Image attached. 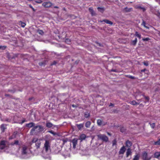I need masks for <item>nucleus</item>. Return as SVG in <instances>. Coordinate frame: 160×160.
Returning a JSON list of instances; mask_svg holds the SVG:
<instances>
[{"mask_svg":"<svg viewBox=\"0 0 160 160\" xmlns=\"http://www.w3.org/2000/svg\"><path fill=\"white\" fill-rule=\"evenodd\" d=\"M29 7L30 8L32 9L33 11L35 12V10L34 9V8H33V7L31 5H29Z\"/></svg>","mask_w":160,"mask_h":160,"instance_id":"obj_49","label":"nucleus"},{"mask_svg":"<svg viewBox=\"0 0 160 160\" xmlns=\"http://www.w3.org/2000/svg\"><path fill=\"white\" fill-rule=\"evenodd\" d=\"M98 138L106 142L108 141V138L105 134H100L97 135Z\"/></svg>","mask_w":160,"mask_h":160,"instance_id":"obj_4","label":"nucleus"},{"mask_svg":"<svg viewBox=\"0 0 160 160\" xmlns=\"http://www.w3.org/2000/svg\"><path fill=\"white\" fill-rule=\"evenodd\" d=\"M137 42V39L136 38L135 40H132L130 42V44L131 45L135 46Z\"/></svg>","mask_w":160,"mask_h":160,"instance_id":"obj_14","label":"nucleus"},{"mask_svg":"<svg viewBox=\"0 0 160 160\" xmlns=\"http://www.w3.org/2000/svg\"><path fill=\"white\" fill-rule=\"evenodd\" d=\"M126 130V128L123 127H122L120 128V131L122 132H124Z\"/></svg>","mask_w":160,"mask_h":160,"instance_id":"obj_35","label":"nucleus"},{"mask_svg":"<svg viewBox=\"0 0 160 160\" xmlns=\"http://www.w3.org/2000/svg\"><path fill=\"white\" fill-rule=\"evenodd\" d=\"M143 63L144 65L146 66H148V62H144Z\"/></svg>","mask_w":160,"mask_h":160,"instance_id":"obj_47","label":"nucleus"},{"mask_svg":"<svg viewBox=\"0 0 160 160\" xmlns=\"http://www.w3.org/2000/svg\"><path fill=\"white\" fill-rule=\"evenodd\" d=\"M132 150L130 148H128L126 152V157L128 158L129 156L132 154Z\"/></svg>","mask_w":160,"mask_h":160,"instance_id":"obj_8","label":"nucleus"},{"mask_svg":"<svg viewBox=\"0 0 160 160\" xmlns=\"http://www.w3.org/2000/svg\"><path fill=\"white\" fill-rule=\"evenodd\" d=\"M32 143H35L36 146V147L37 149H38L40 148L41 144V142L40 139H38L37 138H34L32 139Z\"/></svg>","mask_w":160,"mask_h":160,"instance_id":"obj_2","label":"nucleus"},{"mask_svg":"<svg viewBox=\"0 0 160 160\" xmlns=\"http://www.w3.org/2000/svg\"><path fill=\"white\" fill-rule=\"evenodd\" d=\"M154 157L158 158L160 157V152H157L154 154Z\"/></svg>","mask_w":160,"mask_h":160,"instance_id":"obj_19","label":"nucleus"},{"mask_svg":"<svg viewBox=\"0 0 160 160\" xmlns=\"http://www.w3.org/2000/svg\"><path fill=\"white\" fill-rule=\"evenodd\" d=\"M89 10L92 16H95L96 15L95 12H94L92 8H89Z\"/></svg>","mask_w":160,"mask_h":160,"instance_id":"obj_15","label":"nucleus"},{"mask_svg":"<svg viewBox=\"0 0 160 160\" xmlns=\"http://www.w3.org/2000/svg\"><path fill=\"white\" fill-rule=\"evenodd\" d=\"M42 2L41 0H37L35 1V2L38 3H41Z\"/></svg>","mask_w":160,"mask_h":160,"instance_id":"obj_45","label":"nucleus"},{"mask_svg":"<svg viewBox=\"0 0 160 160\" xmlns=\"http://www.w3.org/2000/svg\"><path fill=\"white\" fill-rule=\"evenodd\" d=\"M78 139L76 138H74L72 141V142L73 145V148L75 149L76 148V146L77 144L78 143Z\"/></svg>","mask_w":160,"mask_h":160,"instance_id":"obj_7","label":"nucleus"},{"mask_svg":"<svg viewBox=\"0 0 160 160\" xmlns=\"http://www.w3.org/2000/svg\"><path fill=\"white\" fill-rule=\"evenodd\" d=\"M102 121L101 119H98L97 121V123L98 126H100L102 124Z\"/></svg>","mask_w":160,"mask_h":160,"instance_id":"obj_29","label":"nucleus"},{"mask_svg":"<svg viewBox=\"0 0 160 160\" xmlns=\"http://www.w3.org/2000/svg\"><path fill=\"white\" fill-rule=\"evenodd\" d=\"M146 23L143 20H142V22L141 24L142 25H143L145 28L148 29L149 28L147 26H146Z\"/></svg>","mask_w":160,"mask_h":160,"instance_id":"obj_26","label":"nucleus"},{"mask_svg":"<svg viewBox=\"0 0 160 160\" xmlns=\"http://www.w3.org/2000/svg\"><path fill=\"white\" fill-rule=\"evenodd\" d=\"M20 22L21 23V26L23 28L26 25V24L25 23L22 22L21 21Z\"/></svg>","mask_w":160,"mask_h":160,"instance_id":"obj_44","label":"nucleus"},{"mask_svg":"<svg viewBox=\"0 0 160 160\" xmlns=\"http://www.w3.org/2000/svg\"><path fill=\"white\" fill-rule=\"evenodd\" d=\"M76 126L79 130H81L84 127V123H81L80 124H77Z\"/></svg>","mask_w":160,"mask_h":160,"instance_id":"obj_16","label":"nucleus"},{"mask_svg":"<svg viewBox=\"0 0 160 160\" xmlns=\"http://www.w3.org/2000/svg\"><path fill=\"white\" fill-rule=\"evenodd\" d=\"M47 157H48V156H46V157H45V158H47Z\"/></svg>","mask_w":160,"mask_h":160,"instance_id":"obj_64","label":"nucleus"},{"mask_svg":"<svg viewBox=\"0 0 160 160\" xmlns=\"http://www.w3.org/2000/svg\"><path fill=\"white\" fill-rule=\"evenodd\" d=\"M5 96L6 97H9L10 98H12V96L11 95L9 94H5Z\"/></svg>","mask_w":160,"mask_h":160,"instance_id":"obj_53","label":"nucleus"},{"mask_svg":"<svg viewBox=\"0 0 160 160\" xmlns=\"http://www.w3.org/2000/svg\"><path fill=\"white\" fill-rule=\"evenodd\" d=\"M111 72H118L117 70L116 69H112L110 70Z\"/></svg>","mask_w":160,"mask_h":160,"instance_id":"obj_52","label":"nucleus"},{"mask_svg":"<svg viewBox=\"0 0 160 160\" xmlns=\"http://www.w3.org/2000/svg\"><path fill=\"white\" fill-rule=\"evenodd\" d=\"M150 39L149 38H143L142 39V40L143 41H148Z\"/></svg>","mask_w":160,"mask_h":160,"instance_id":"obj_43","label":"nucleus"},{"mask_svg":"<svg viewBox=\"0 0 160 160\" xmlns=\"http://www.w3.org/2000/svg\"><path fill=\"white\" fill-rule=\"evenodd\" d=\"M96 43L98 46H99L100 47H103V45L102 44H101L100 43H99L97 42H96Z\"/></svg>","mask_w":160,"mask_h":160,"instance_id":"obj_50","label":"nucleus"},{"mask_svg":"<svg viewBox=\"0 0 160 160\" xmlns=\"http://www.w3.org/2000/svg\"><path fill=\"white\" fill-rule=\"evenodd\" d=\"M91 124V122L90 121H87L86 122L85 124V126L87 128H89Z\"/></svg>","mask_w":160,"mask_h":160,"instance_id":"obj_24","label":"nucleus"},{"mask_svg":"<svg viewBox=\"0 0 160 160\" xmlns=\"http://www.w3.org/2000/svg\"><path fill=\"white\" fill-rule=\"evenodd\" d=\"M46 125V127L50 128L52 127L53 124L52 123L49 122H47Z\"/></svg>","mask_w":160,"mask_h":160,"instance_id":"obj_18","label":"nucleus"},{"mask_svg":"<svg viewBox=\"0 0 160 160\" xmlns=\"http://www.w3.org/2000/svg\"><path fill=\"white\" fill-rule=\"evenodd\" d=\"M137 8H138V9H142L143 12H145L146 10V9L145 8L141 7L140 6H137Z\"/></svg>","mask_w":160,"mask_h":160,"instance_id":"obj_31","label":"nucleus"},{"mask_svg":"<svg viewBox=\"0 0 160 160\" xmlns=\"http://www.w3.org/2000/svg\"><path fill=\"white\" fill-rule=\"evenodd\" d=\"M158 16L160 17V13L159 14Z\"/></svg>","mask_w":160,"mask_h":160,"instance_id":"obj_63","label":"nucleus"},{"mask_svg":"<svg viewBox=\"0 0 160 160\" xmlns=\"http://www.w3.org/2000/svg\"><path fill=\"white\" fill-rule=\"evenodd\" d=\"M86 138V135L84 134H82L80 136L79 139H80L82 141L83 140H84Z\"/></svg>","mask_w":160,"mask_h":160,"instance_id":"obj_20","label":"nucleus"},{"mask_svg":"<svg viewBox=\"0 0 160 160\" xmlns=\"http://www.w3.org/2000/svg\"><path fill=\"white\" fill-rule=\"evenodd\" d=\"M32 99V98H29V100H31Z\"/></svg>","mask_w":160,"mask_h":160,"instance_id":"obj_61","label":"nucleus"},{"mask_svg":"<svg viewBox=\"0 0 160 160\" xmlns=\"http://www.w3.org/2000/svg\"><path fill=\"white\" fill-rule=\"evenodd\" d=\"M114 106V105L112 103H111L110 104V105H109V106Z\"/></svg>","mask_w":160,"mask_h":160,"instance_id":"obj_58","label":"nucleus"},{"mask_svg":"<svg viewBox=\"0 0 160 160\" xmlns=\"http://www.w3.org/2000/svg\"><path fill=\"white\" fill-rule=\"evenodd\" d=\"M140 157V155L139 154H137L134 156V158L132 160H139Z\"/></svg>","mask_w":160,"mask_h":160,"instance_id":"obj_21","label":"nucleus"},{"mask_svg":"<svg viewBox=\"0 0 160 160\" xmlns=\"http://www.w3.org/2000/svg\"><path fill=\"white\" fill-rule=\"evenodd\" d=\"M132 8H128L127 7H126L124 8V10L127 12H130L132 11Z\"/></svg>","mask_w":160,"mask_h":160,"instance_id":"obj_28","label":"nucleus"},{"mask_svg":"<svg viewBox=\"0 0 160 160\" xmlns=\"http://www.w3.org/2000/svg\"><path fill=\"white\" fill-rule=\"evenodd\" d=\"M16 91V89L15 88L12 89H8L7 90V92H10L12 93H14Z\"/></svg>","mask_w":160,"mask_h":160,"instance_id":"obj_22","label":"nucleus"},{"mask_svg":"<svg viewBox=\"0 0 160 160\" xmlns=\"http://www.w3.org/2000/svg\"><path fill=\"white\" fill-rule=\"evenodd\" d=\"M104 22L106 23L109 24L111 25H112L113 24V22H112L107 19H104L102 21H100V22Z\"/></svg>","mask_w":160,"mask_h":160,"instance_id":"obj_13","label":"nucleus"},{"mask_svg":"<svg viewBox=\"0 0 160 160\" xmlns=\"http://www.w3.org/2000/svg\"><path fill=\"white\" fill-rule=\"evenodd\" d=\"M130 103L133 105H136L139 104V102H137L133 100L130 102Z\"/></svg>","mask_w":160,"mask_h":160,"instance_id":"obj_23","label":"nucleus"},{"mask_svg":"<svg viewBox=\"0 0 160 160\" xmlns=\"http://www.w3.org/2000/svg\"><path fill=\"white\" fill-rule=\"evenodd\" d=\"M25 122V120H22V122H21V123H24V122Z\"/></svg>","mask_w":160,"mask_h":160,"instance_id":"obj_59","label":"nucleus"},{"mask_svg":"<svg viewBox=\"0 0 160 160\" xmlns=\"http://www.w3.org/2000/svg\"><path fill=\"white\" fill-rule=\"evenodd\" d=\"M117 142L116 139H114L112 141V146H114V145H116Z\"/></svg>","mask_w":160,"mask_h":160,"instance_id":"obj_39","label":"nucleus"},{"mask_svg":"<svg viewBox=\"0 0 160 160\" xmlns=\"http://www.w3.org/2000/svg\"><path fill=\"white\" fill-rule=\"evenodd\" d=\"M39 65L40 66H42L45 65V63L43 62H40L39 63Z\"/></svg>","mask_w":160,"mask_h":160,"instance_id":"obj_48","label":"nucleus"},{"mask_svg":"<svg viewBox=\"0 0 160 160\" xmlns=\"http://www.w3.org/2000/svg\"><path fill=\"white\" fill-rule=\"evenodd\" d=\"M27 147L26 146H22V155L26 154L27 153Z\"/></svg>","mask_w":160,"mask_h":160,"instance_id":"obj_9","label":"nucleus"},{"mask_svg":"<svg viewBox=\"0 0 160 160\" xmlns=\"http://www.w3.org/2000/svg\"><path fill=\"white\" fill-rule=\"evenodd\" d=\"M132 143L131 141L128 140L126 141V146L127 147L130 148V147L132 146Z\"/></svg>","mask_w":160,"mask_h":160,"instance_id":"obj_12","label":"nucleus"},{"mask_svg":"<svg viewBox=\"0 0 160 160\" xmlns=\"http://www.w3.org/2000/svg\"><path fill=\"white\" fill-rule=\"evenodd\" d=\"M37 32L39 34L42 35L44 34L43 31L42 30L38 29L37 30Z\"/></svg>","mask_w":160,"mask_h":160,"instance_id":"obj_33","label":"nucleus"},{"mask_svg":"<svg viewBox=\"0 0 160 160\" xmlns=\"http://www.w3.org/2000/svg\"><path fill=\"white\" fill-rule=\"evenodd\" d=\"M145 98L147 101H148L149 100V98L148 97H145Z\"/></svg>","mask_w":160,"mask_h":160,"instance_id":"obj_55","label":"nucleus"},{"mask_svg":"<svg viewBox=\"0 0 160 160\" xmlns=\"http://www.w3.org/2000/svg\"><path fill=\"white\" fill-rule=\"evenodd\" d=\"M90 116V114L88 112H86L84 114V117L86 118H88Z\"/></svg>","mask_w":160,"mask_h":160,"instance_id":"obj_40","label":"nucleus"},{"mask_svg":"<svg viewBox=\"0 0 160 160\" xmlns=\"http://www.w3.org/2000/svg\"><path fill=\"white\" fill-rule=\"evenodd\" d=\"M153 144L156 145H160V138L157 141L154 142Z\"/></svg>","mask_w":160,"mask_h":160,"instance_id":"obj_27","label":"nucleus"},{"mask_svg":"<svg viewBox=\"0 0 160 160\" xmlns=\"http://www.w3.org/2000/svg\"><path fill=\"white\" fill-rule=\"evenodd\" d=\"M54 8H58L59 7L58 6H55L54 7Z\"/></svg>","mask_w":160,"mask_h":160,"instance_id":"obj_60","label":"nucleus"},{"mask_svg":"<svg viewBox=\"0 0 160 160\" xmlns=\"http://www.w3.org/2000/svg\"><path fill=\"white\" fill-rule=\"evenodd\" d=\"M135 36L136 37H137L138 38H139V39H140L141 38V35L138 32L136 31L135 32Z\"/></svg>","mask_w":160,"mask_h":160,"instance_id":"obj_30","label":"nucleus"},{"mask_svg":"<svg viewBox=\"0 0 160 160\" xmlns=\"http://www.w3.org/2000/svg\"><path fill=\"white\" fill-rule=\"evenodd\" d=\"M126 77L128 78H131V79H137V78H135V77H134V76H132L130 75H127L126 76Z\"/></svg>","mask_w":160,"mask_h":160,"instance_id":"obj_36","label":"nucleus"},{"mask_svg":"<svg viewBox=\"0 0 160 160\" xmlns=\"http://www.w3.org/2000/svg\"><path fill=\"white\" fill-rule=\"evenodd\" d=\"M6 129V128L5 127L4 124H2L1 126V129L2 130L3 132L4 131V130Z\"/></svg>","mask_w":160,"mask_h":160,"instance_id":"obj_41","label":"nucleus"},{"mask_svg":"<svg viewBox=\"0 0 160 160\" xmlns=\"http://www.w3.org/2000/svg\"><path fill=\"white\" fill-rule=\"evenodd\" d=\"M17 134V132H14L12 135L11 136H10L9 138V139H14L16 138V135Z\"/></svg>","mask_w":160,"mask_h":160,"instance_id":"obj_17","label":"nucleus"},{"mask_svg":"<svg viewBox=\"0 0 160 160\" xmlns=\"http://www.w3.org/2000/svg\"><path fill=\"white\" fill-rule=\"evenodd\" d=\"M72 107H74V105H72Z\"/></svg>","mask_w":160,"mask_h":160,"instance_id":"obj_62","label":"nucleus"},{"mask_svg":"<svg viewBox=\"0 0 160 160\" xmlns=\"http://www.w3.org/2000/svg\"><path fill=\"white\" fill-rule=\"evenodd\" d=\"M43 127L38 125L34 127L30 131V134L32 135H37L44 130Z\"/></svg>","mask_w":160,"mask_h":160,"instance_id":"obj_1","label":"nucleus"},{"mask_svg":"<svg viewBox=\"0 0 160 160\" xmlns=\"http://www.w3.org/2000/svg\"><path fill=\"white\" fill-rule=\"evenodd\" d=\"M35 124L33 122H31L29 123H27L26 124V126L29 128L33 127L35 126Z\"/></svg>","mask_w":160,"mask_h":160,"instance_id":"obj_11","label":"nucleus"},{"mask_svg":"<svg viewBox=\"0 0 160 160\" xmlns=\"http://www.w3.org/2000/svg\"><path fill=\"white\" fill-rule=\"evenodd\" d=\"M11 145L12 146H14V145H19V141L18 140H15L14 142H12Z\"/></svg>","mask_w":160,"mask_h":160,"instance_id":"obj_25","label":"nucleus"},{"mask_svg":"<svg viewBox=\"0 0 160 160\" xmlns=\"http://www.w3.org/2000/svg\"><path fill=\"white\" fill-rule=\"evenodd\" d=\"M107 134H108V135H109L110 136H111L112 135L109 132H107Z\"/></svg>","mask_w":160,"mask_h":160,"instance_id":"obj_57","label":"nucleus"},{"mask_svg":"<svg viewBox=\"0 0 160 160\" xmlns=\"http://www.w3.org/2000/svg\"><path fill=\"white\" fill-rule=\"evenodd\" d=\"M6 145V141L4 140L2 141L0 143V145L5 147Z\"/></svg>","mask_w":160,"mask_h":160,"instance_id":"obj_34","label":"nucleus"},{"mask_svg":"<svg viewBox=\"0 0 160 160\" xmlns=\"http://www.w3.org/2000/svg\"><path fill=\"white\" fill-rule=\"evenodd\" d=\"M50 148V144L49 141L48 140H46L44 144V148L46 152H49Z\"/></svg>","mask_w":160,"mask_h":160,"instance_id":"obj_3","label":"nucleus"},{"mask_svg":"<svg viewBox=\"0 0 160 160\" xmlns=\"http://www.w3.org/2000/svg\"><path fill=\"white\" fill-rule=\"evenodd\" d=\"M47 132H49L52 134L54 136H55L56 135H57L56 133L55 132H54L52 130L48 131Z\"/></svg>","mask_w":160,"mask_h":160,"instance_id":"obj_38","label":"nucleus"},{"mask_svg":"<svg viewBox=\"0 0 160 160\" xmlns=\"http://www.w3.org/2000/svg\"><path fill=\"white\" fill-rule=\"evenodd\" d=\"M97 9L99 11L102 13L103 12L104 10V8H103L98 7Z\"/></svg>","mask_w":160,"mask_h":160,"instance_id":"obj_32","label":"nucleus"},{"mask_svg":"<svg viewBox=\"0 0 160 160\" xmlns=\"http://www.w3.org/2000/svg\"><path fill=\"white\" fill-rule=\"evenodd\" d=\"M6 47L4 46H0V49L4 50L6 49Z\"/></svg>","mask_w":160,"mask_h":160,"instance_id":"obj_46","label":"nucleus"},{"mask_svg":"<svg viewBox=\"0 0 160 160\" xmlns=\"http://www.w3.org/2000/svg\"><path fill=\"white\" fill-rule=\"evenodd\" d=\"M146 70V69H142V70H141V72H145Z\"/></svg>","mask_w":160,"mask_h":160,"instance_id":"obj_56","label":"nucleus"},{"mask_svg":"<svg viewBox=\"0 0 160 160\" xmlns=\"http://www.w3.org/2000/svg\"><path fill=\"white\" fill-rule=\"evenodd\" d=\"M52 4L50 2H43L42 5L45 8H48L50 7Z\"/></svg>","mask_w":160,"mask_h":160,"instance_id":"obj_6","label":"nucleus"},{"mask_svg":"<svg viewBox=\"0 0 160 160\" xmlns=\"http://www.w3.org/2000/svg\"><path fill=\"white\" fill-rule=\"evenodd\" d=\"M65 42L67 44H70L71 42V40L67 38L65 39Z\"/></svg>","mask_w":160,"mask_h":160,"instance_id":"obj_37","label":"nucleus"},{"mask_svg":"<svg viewBox=\"0 0 160 160\" xmlns=\"http://www.w3.org/2000/svg\"><path fill=\"white\" fill-rule=\"evenodd\" d=\"M56 63H57V62L56 61H54L51 64V65L52 66V65H55Z\"/></svg>","mask_w":160,"mask_h":160,"instance_id":"obj_51","label":"nucleus"},{"mask_svg":"<svg viewBox=\"0 0 160 160\" xmlns=\"http://www.w3.org/2000/svg\"><path fill=\"white\" fill-rule=\"evenodd\" d=\"M5 147H4V146L0 145V149H3L5 148Z\"/></svg>","mask_w":160,"mask_h":160,"instance_id":"obj_54","label":"nucleus"},{"mask_svg":"<svg viewBox=\"0 0 160 160\" xmlns=\"http://www.w3.org/2000/svg\"><path fill=\"white\" fill-rule=\"evenodd\" d=\"M142 157L143 160H150L151 159V157L148 155L146 152H144L142 153Z\"/></svg>","mask_w":160,"mask_h":160,"instance_id":"obj_5","label":"nucleus"},{"mask_svg":"<svg viewBox=\"0 0 160 160\" xmlns=\"http://www.w3.org/2000/svg\"><path fill=\"white\" fill-rule=\"evenodd\" d=\"M126 150V148L124 146H122L120 149L119 153V154H123Z\"/></svg>","mask_w":160,"mask_h":160,"instance_id":"obj_10","label":"nucleus"},{"mask_svg":"<svg viewBox=\"0 0 160 160\" xmlns=\"http://www.w3.org/2000/svg\"><path fill=\"white\" fill-rule=\"evenodd\" d=\"M149 124H150L151 127L153 128L155 126V123H149Z\"/></svg>","mask_w":160,"mask_h":160,"instance_id":"obj_42","label":"nucleus"}]
</instances>
